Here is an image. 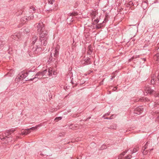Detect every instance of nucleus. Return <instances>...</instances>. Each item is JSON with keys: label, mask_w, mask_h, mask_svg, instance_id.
<instances>
[{"label": "nucleus", "mask_w": 159, "mask_h": 159, "mask_svg": "<svg viewBox=\"0 0 159 159\" xmlns=\"http://www.w3.org/2000/svg\"><path fill=\"white\" fill-rule=\"evenodd\" d=\"M37 31L39 35V38L40 39H43V45L46 46L47 44V40L49 38L48 30L45 29L43 23L42 24L39 23L37 26Z\"/></svg>", "instance_id": "1"}, {"label": "nucleus", "mask_w": 159, "mask_h": 159, "mask_svg": "<svg viewBox=\"0 0 159 159\" xmlns=\"http://www.w3.org/2000/svg\"><path fill=\"white\" fill-rule=\"evenodd\" d=\"M43 40V39H40V38H39V40L37 42L36 44L33 45L31 48V51H32L34 54H40L42 49V41Z\"/></svg>", "instance_id": "2"}, {"label": "nucleus", "mask_w": 159, "mask_h": 159, "mask_svg": "<svg viewBox=\"0 0 159 159\" xmlns=\"http://www.w3.org/2000/svg\"><path fill=\"white\" fill-rule=\"evenodd\" d=\"M32 71V70L30 69L22 71L21 73L19 74V76H17L15 80V81L18 82H19L20 80H23L24 78L28 76L29 72Z\"/></svg>", "instance_id": "3"}, {"label": "nucleus", "mask_w": 159, "mask_h": 159, "mask_svg": "<svg viewBox=\"0 0 159 159\" xmlns=\"http://www.w3.org/2000/svg\"><path fill=\"white\" fill-rule=\"evenodd\" d=\"M17 128L14 129L13 128H11L10 129L6 131L4 134H3L2 135L0 136V139L2 141H4L9 138L11 137V133H13L16 131V129Z\"/></svg>", "instance_id": "4"}, {"label": "nucleus", "mask_w": 159, "mask_h": 159, "mask_svg": "<svg viewBox=\"0 0 159 159\" xmlns=\"http://www.w3.org/2000/svg\"><path fill=\"white\" fill-rule=\"evenodd\" d=\"M155 89L154 85H151L150 86H148L145 89V91L147 94L150 95L156 93V91L154 90Z\"/></svg>", "instance_id": "5"}, {"label": "nucleus", "mask_w": 159, "mask_h": 159, "mask_svg": "<svg viewBox=\"0 0 159 159\" xmlns=\"http://www.w3.org/2000/svg\"><path fill=\"white\" fill-rule=\"evenodd\" d=\"M11 38L16 41L21 40V33L20 32H16L11 35Z\"/></svg>", "instance_id": "6"}, {"label": "nucleus", "mask_w": 159, "mask_h": 159, "mask_svg": "<svg viewBox=\"0 0 159 159\" xmlns=\"http://www.w3.org/2000/svg\"><path fill=\"white\" fill-rule=\"evenodd\" d=\"M80 62L84 66L88 65L91 63V59L89 57H87L84 60H81Z\"/></svg>", "instance_id": "7"}, {"label": "nucleus", "mask_w": 159, "mask_h": 159, "mask_svg": "<svg viewBox=\"0 0 159 159\" xmlns=\"http://www.w3.org/2000/svg\"><path fill=\"white\" fill-rule=\"evenodd\" d=\"M143 108L142 106H139L135 108L134 110V113L138 115H140L143 111Z\"/></svg>", "instance_id": "8"}, {"label": "nucleus", "mask_w": 159, "mask_h": 159, "mask_svg": "<svg viewBox=\"0 0 159 159\" xmlns=\"http://www.w3.org/2000/svg\"><path fill=\"white\" fill-rule=\"evenodd\" d=\"M148 99L147 98H144L143 97H141L140 98H137L134 100V102H145L147 101Z\"/></svg>", "instance_id": "9"}, {"label": "nucleus", "mask_w": 159, "mask_h": 159, "mask_svg": "<svg viewBox=\"0 0 159 159\" xmlns=\"http://www.w3.org/2000/svg\"><path fill=\"white\" fill-rule=\"evenodd\" d=\"M148 0H145V1H142L141 4V6L144 10L146 9L148 6Z\"/></svg>", "instance_id": "10"}, {"label": "nucleus", "mask_w": 159, "mask_h": 159, "mask_svg": "<svg viewBox=\"0 0 159 159\" xmlns=\"http://www.w3.org/2000/svg\"><path fill=\"white\" fill-rule=\"evenodd\" d=\"M38 38V37L36 36H34L32 37V42L31 43V45L30 46V49L32 48V47L33 45H35V43L37 41Z\"/></svg>", "instance_id": "11"}, {"label": "nucleus", "mask_w": 159, "mask_h": 159, "mask_svg": "<svg viewBox=\"0 0 159 159\" xmlns=\"http://www.w3.org/2000/svg\"><path fill=\"white\" fill-rule=\"evenodd\" d=\"M31 132V131L29 130V129H27L25 130L22 129L21 130V133L20 134V135H26L29 134Z\"/></svg>", "instance_id": "12"}, {"label": "nucleus", "mask_w": 159, "mask_h": 159, "mask_svg": "<svg viewBox=\"0 0 159 159\" xmlns=\"http://www.w3.org/2000/svg\"><path fill=\"white\" fill-rule=\"evenodd\" d=\"M153 59L156 63H159V52L157 53L153 56Z\"/></svg>", "instance_id": "13"}, {"label": "nucleus", "mask_w": 159, "mask_h": 159, "mask_svg": "<svg viewBox=\"0 0 159 159\" xmlns=\"http://www.w3.org/2000/svg\"><path fill=\"white\" fill-rule=\"evenodd\" d=\"M105 24L102 22V23L98 24L96 25V28L97 29H101L104 27L105 26Z\"/></svg>", "instance_id": "14"}, {"label": "nucleus", "mask_w": 159, "mask_h": 159, "mask_svg": "<svg viewBox=\"0 0 159 159\" xmlns=\"http://www.w3.org/2000/svg\"><path fill=\"white\" fill-rule=\"evenodd\" d=\"M140 147H141L140 146H139L137 145L135 146L133 149V151L132 152V153H135L136 152L138 151L139 150L140 148Z\"/></svg>", "instance_id": "15"}, {"label": "nucleus", "mask_w": 159, "mask_h": 159, "mask_svg": "<svg viewBox=\"0 0 159 159\" xmlns=\"http://www.w3.org/2000/svg\"><path fill=\"white\" fill-rule=\"evenodd\" d=\"M88 50L87 53L89 55H91L93 52V49L91 45H89L88 47Z\"/></svg>", "instance_id": "16"}, {"label": "nucleus", "mask_w": 159, "mask_h": 159, "mask_svg": "<svg viewBox=\"0 0 159 159\" xmlns=\"http://www.w3.org/2000/svg\"><path fill=\"white\" fill-rule=\"evenodd\" d=\"M48 75L49 76H52V73L53 71L52 70V69L51 68H49L48 70Z\"/></svg>", "instance_id": "17"}, {"label": "nucleus", "mask_w": 159, "mask_h": 159, "mask_svg": "<svg viewBox=\"0 0 159 159\" xmlns=\"http://www.w3.org/2000/svg\"><path fill=\"white\" fill-rule=\"evenodd\" d=\"M78 13L76 11H74L70 13L69 14L70 15L69 16V17L67 18V19L68 20L70 16H76L78 15Z\"/></svg>", "instance_id": "18"}, {"label": "nucleus", "mask_w": 159, "mask_h": 159, "mask_svg": "<svg viewBox=\"0 0 159 159\" xmlns=\"http://www.w3.org/2000/svg\"><path fill=\"white\" fill-rule=\"evenodd\" d=\"M41 126V125H37L35 127H32L31 128L28 129H29V130H30H30H36L38 129V127Z\"/></svg>", "instance_id": "19"}, {"label": "nucleus", "mask_w": 159, "mask_h": 159, "mask_svg": "<svg viewBox=\"0 0 159 159\" xmlns=\"http://www.w3.org/2000/svg\"><path fill=\"white\" fill-rule=\"evenodd\" d=\"M33 16H31L30 17H27V16H25L23 18V20L24 21H25L26 20V21H29L30 20L33 19L34 17L33 15L32 14Z\"/></svg>", "instance_id": "20"}, {"label": "nucleus", "mask_w": 159, "mask_h": 159, "mask_svg": "<svg viewBox=\"0 0 159 159\" xmlns=\"http://www.w3.org/2000/svg\"><path fill=\"white\" fill-rule=\"evenodd\" d=\"M141 56V55H139L138 56H133L132 57H131L130 59H129V61L130 62L133 60L134 59H137L138 58H140V56Z\"/></svg>", "instance_id": "21"}, {"label": "nucleus", "mask_w": 159, "mask_h": 159, "mask_svg": "<svg viewBox=\"0 0 159 159\" xmlns=\"http://www.w3.org/2000/svg\"><path fill=\"white\" fill-rule=\"evenodd\" d=\"M39 79H40L39 78H38V77H35L32 78L30 79H27V80H26L25 81H33V80H34V82H36Z\"/></svg>", "instance_id": "22"}, {"label": "nucleus", "mask_w": 159, "mask_h": 159, "mask_svg": "<svg viewBox=\"0 0 159 159\" xmlns=\"http://www.w3.org/2000/svg\"><path fill=\"white\" fill-rule=\"evenodd\" d=\"M5 44V42L3 41L2 38H0V46L1 47H3Z\"/></svg>", "instance_id": "23"}, {"label": "nucleus", "mask_w": 159, "mask_h": 159, "mask_svg": "<svg viewBox=\"0 0 159 159\" xmlns=\"http://www.w3.org/2000/svg\"><path fill=\"white\" fill-rule=\"evenodd\" d=\"M116 125H113L110 126L109 127H108V128L109 129H116Z\"/></svg>", "instance_id": "24"}, {"label": "nucleus", "mask_w": 159, "mask_h": 159, "mask_svg": "<svg viewBox=\"0 0 159 159\" xmlns=\"http://www.w3.org/2000/svg\"><path fill=\"white\" fill-rule=\"evenodd\" d=\"M157 81L156 80V79L155 78H152V80H151V84L152 85H153L154 84H156Z\"/></svg>", "instance_id": "25"}, {"label": "nucleus", "mask_w": 159, "mask_h": 159, "mask_svg": "<svg viewBox=\"0 0 159 159\" xmlns=\"http://www.w3.org/2000/svg\"><path fill=\"white\" fill-rule=\"evenodd\" d=\"M52 53H51L50 55L49 56L48 60V62H52Z\"/></svg>", "instance_id": "26"}, {"label": "nucleus", "mask_w": 159, "mask_h": 159, "mask_svg": "<svg viewBox=\"0 0 159 159\" xmlns=\"http://www.w3.org/2000/svg\"><path fill=\"white\" fill-rule=\"evenodd\" d=\"M134 5V3L132 1H130L127 4L126 6L128 7H129L131 6H133Z\"/></svg>", "instance_id": "27"}, {"label": "nucleus", "mask_w": 159, "mask_h": 159, "mask_svg": "<svg viewBox=\"0 0 159 159\" xmlns=\"http://www.w3.org/2000/svg\"><path fill=\"white\" fill-rule=\"evenodd\" d=\"M39 75H42V76L43 75V73L42 71H39L35 75V76H37V77Z\"/></svg>", "instance_id": "28"}, {"label": "nucleus", "mask_w": 159, "mask_h": 159, "mask_svg": "<svg viewBox=\"0 0 159 159\" xmlns=\"http://www.w3.org/2000/svg\"><path fill=\"white\" fill-rule=\"evenodd\" d=\"M99 20L97 18V19L94 20L93 22L92 23V24L95 25V24H97L99 22Z\"/></svg>", "instance_id": "29"}, {"label": "nucleus", "mask_w": 159, "mask_h": 159, "mask_svg": "<svg viewBox=\"0 0 159 159\" xmlns=\"http://www.w3.org/2000/svg\"><path fill=\"white\" fill-rule=\"evenodd\" d=\"M107 148V146L105 144H103L102 146L101 147L100 149L101 150H102L106 149Z\"/></svg>", "instance_id": "30"}, {"label": "nucleus", "mask_w": 159, "mask_h": 159, "mask_svg": "<svg viewBox=\"0 0 159 159\" xmlns=\"http://www.w3.org/2000/svg\"><path fill=\"white\" fill-rule=\"evenodd\" d=\"M65 133L64 132H62L61 133H60L59 134L58 136V137H63L65 135Z\"/></svg>", "instance_id": "31"}, {"label": "nucleus", "mask_w": 159, "mask_h": 159, "mask_svg": "<svg viewBox=\"0 0 159 159\" xmlns=\"http://www.w3.org/2000/svg\"><path fill=\"white\" fill-rule=\"evenodd\" d=\"M108 16L107 14L106 15L105 17L104 21H103L105 24L108 21Z\"/></svg>", "instance_id": "32"}, {"label": "nucleus", "mask_w": 159, "mask_h": 159, "mask_svg": "<svg viewBox=\"0 0 159 159\" xmlns=\"http://www.w3.org/2000/svg\"><path fill=\"white\" fill-rule=\"evenodd\" d=\"M139 4V1H136L134 3V5H133V6L134 7V8H135V7H136L138 6Z\"/></svg>", "instance_id": "33"}, {"label": "nucleus", "mask_w": 159, "mask_h": 159, "mask_svg": "<svg viewBox=\"0 0 159 159\" xmlns=\"http://www.w3.org/2000/svg\"><path fill=\"white\" fill-rule=\"evenodd\" d=\"M118 73V71L116 70L115 71L113 72L112 74V75H113L112 76H113V78H115L116 76V75Z\"/></svg>", "instance_id": "34"}, {"label": "nucleus", "mask_w": 159, "mask_h": 159, "mask_svg": "<svg viewBox=\"0 0 159 159\" xmlns=\"http://www.w3.org/2000/svg\"><path fill=\"white\" fill-rule=\"evenodd\" d=\"M62 119V117L60 116L58 117H56L54 120L56 122H57L58 120H60Z\"/></svg>", "instance_id": "35"}, {"label": "nucleus", "mask_w": 159, "mask_h": 159, "mask_svg": "<svg viewBox=\"0 0 159 159\" xmlns=\"http://www.w3.org/2000/svg\"><path fill=\"white\" fill-rule=\"evenodd\" d=\"M127 152V151L126 150L120 154V157H123L125 155V153Z\"/></svg>", "instance_id": "36"}, {"label": "nucleus", "mask_w": 159, "mask_h": 159, "mask_svg": "<svg viewBox=\"0 0 159 159\" xmlns=\"http://www.w3.org/2000/svg\"><path fill=\"white\" fill-rule=\"evenodd\" d=\"M57 58H56L54 57V58H52V62L54 63L55 64H56V63L57 62Z\"/></svg>", "instance_id": "37"}, {"label": "nucleus", "mask_w": 159, "mask_h": 159, "mask_svg": "<svg viewBox=\"0 0 159 159\" xmlns=\"http://www.w3.org/2000/svg\"><path fill=\"white\" fill-rule=\"evenodd\" d=\"M131 157V156L130 155H128L126 156L125 157H123V159H130Z\"/></svg>", "instance_id": "38"}, {"label": "nucleus", "mask_w": 159, "mask_h": 159, "mask_svg": "<svg viewBox=\"0 0 159 159\" xmlns=\"http://www.w3.org/2000/svg\"><path fill=\"white\" fill-rule=\"evenodd\" d=\"M55 53H59V49H58L57 47L55 48Z\"/></svg>", "instance_id": "39"}, {"label": "nucleus", "mask_w": 159, "mask_h": 159, "mask_svg": "<svg viewBox=\"0 0 159 159\" xmlns=\"http://www.w3.org/2000/svg\"><path fill=\"white\" fill-rule=\"evenodd\" d=\"M73 78H72L71 80V83L72 85H73L74 84H75V85L73 86V87H74L76 86L77 85V84L76 83L74 84V82H73Z\"/></svg>", "instance_id": "40"}, {"label": "nucleus", "mask_w": 159, "mask_h": 159, "mask_svg": "<svg viewBox=\"0 0 159 159\" xmlns=\"http://www.w3.org/2000/svg\"><path fill=\"white\" fill-rule=\"evenodd\" d=\"M58 55H59V53H54V56L56 58H57L58 57Z\"/></svg>", "instance_id": "41"}, {"label": "nucleus", "mask_w": 159, "mask_h": 159, "mask_svg": "<svg viewBox=\"0 0 159 159\" xmlns=\"http://www.w3.org/2000/svg\"><path fill=\"white\" fill-rule=\"evenodd\" d=\"M156 79V80L157 81H158V82L159 81V73H158L157 76V77L155 78Z\"/></svg>", "instance_id": "42"}, {"label": "nucleus", "mask_w": 159, "mask_h": 159, "mask_svg": "<svg viewBox=\"0 0 159 159\" xmlns=\"http://www.w3.org/2000/svg\"><path fill=\"white\" fill-rule=\"evenodd\" d=\"M47 70H48L47 69H45V70H44L43 71H42V72L43 73V75H44V74H46V73L47 72Z\"/></svg>", "instance_id": "43"}, {"label": "nucleus", "mask_w": 159, "mask_h": 159, "mask_svg": "<svg viewBox=\"0 0 159 159\" xmlns=\"http://www.w3.org/2000/svg\"><path fill=\"white\" fill-rule=\"evenodd\" d=\"M142 153H143V154L144 155H146L148 153V150H146L145 151H143Z\"/></svg>", "instance_id": "44"}, {"label": "nucleus", "mask_w": 159, "mask_h": 159, "mask_svg": "<svg viewBox=\"0 0 159 159\" xmlns=\"http://www.w3.org/2000/svg\"><path fill=\"white\" fill-rule=\"evenodd\" d=\"M48 1L49 3L51 4H53V2L51 0H48Z\"/></svg>", "instance_id": "45"}, {"label": "nucleus", "mask_w": 159, "mask_h": 159, "mask_svg": "<svg viewBox=\"0 0 159 159\" xmlns=\"http://www.w3.org/2000/svg\"><path fill=\"white\" fill-rule=\"evenodd\" d=\"M147 147H145L144 146V147H143L142 148V150H143V151H146L145 149L147 148Z\"/></svg>", "instance_id": "46"}, {"label": "nucleus", "mask_w": 159, "mask_h": 159, "mask_svg": "<svg viewBox=\"0 0 159 159\" xmlns=\"http://www.w3.org/2000/svg\"><path fill=\"white\" fill-rule=\"evenodd\" d=\"M115 117V115H112L111 116H110V119H113L114 117Z\"/></svg>", "instance_id": "47"}, {"label": "nucleus", "mask_w": 159, "mask_h": 159, "mask_svg": "<svg viewBox=\"0 0 159 159\" xmlns=\"http://www.w3.org/2000/svg\"><path fill=\"white\" fill-rule=\"evenodd\" d=\"M25 31L26 32V33H29V32L30 31H29V30L28 29V28H27V29H26L25 30Z\"/></svg>", "instance_id": "48"}, {"label": "nucleus", "mask_w": 159, "mask_h": 159, "mask_svg": "<svg viewBox=\"0 0 159 159\" xmlns=\"http://www.w3.org/2000/svg\"><path fill=\"white\" fill-rule=\"evenodd\" d=\"M140 59L142 60L144 62H145L146 61V58H141Z\"/></svg>", "instance_id": "49"}, {"label": "nucleus", "mask_w": 159, "mask_h": 159, "mask_svg": "<svg viewBox=\"0 0 159 159\" xmlns=\"http://www.w3.org/2000/svg\"><path fill=\"white\" fill-rule=\"evenodd\" d=\"M32 7V8H31V7H30V9H32V10H33V11H35V10H36L35 9V8L34 7Z\"/></svg>", "instance_id": "50"}, {"label": "nucleus", "mask_w": 159, "mask_h": 159, "mask_svg": "<svg viewBox=\"0 0 159 159\" xmlns=\"http://www.w3.org/2000/svg\"><path fill=\"white\" fill-rule=\"evenodd\" d=\"M52 73L54 75H56L57 74V72H56L54 70L53 71Z\"/></svg>", "instance_id": "51"}, {"label": "nucleus", "mask_w": 159, "mask_h": 159, "mask_svg": "<svg viewBox=\"0 0 159 159\" xmlns=\"http://www.w3.org/2000/svg\"><path fill=\"white\" fill-rule=\"evenodd\" d=\"M23 11H20L19 12V14H22V13H23Z\"/></svg>", "instance_id": "52"}, {"label": "nucleus", "mask_w": 159, "mask_h": 159, "mask_svg": "<svg viewBox=\"0 0 159 159\" xmlns=\"http://www.w3.org/2000/svg\"><path fill=\"white\" fill-rule=\"evenodd\" d=\"M118 159H123V157H120V156L118 157Z\"/></svg>", "instance_id": "53"}, {"label": "nucleus", "mask_w": 159, "mask_h": 159, "mask_svg": "<svg viewBox=\"0 0 159 159\" xmlns=\"http://www.w3.org/2000/svg\"><path fill=\"white\" fill-rule=\"evenodd\" d=\"M158 2V0H155L154 1V3H156Z\"/></svg>", "instance_id": "54"}, {"label": "nucleus", "mask_w": 159, "mask_h": 159, "mask_svg": "<svg viewBox=\"0 0 159 159\" xmlns=\"http://www.w3.org/2000/svg\"><path fill=\"white\" fill-rule=\"evenodd\" d=\"M117 87H115L114 88L113 90L114 91L116 90L117 89Z\"/></svg>", "instance_id": "55"}, {"label": "nucleus", "mask_w": 159, "mask_h": 159, "mask_svg": "<svg viewBox=\"0 0 159 159\" xmlns=\"http://www.w3.org/2000/svg\"><path fill=\"white\" fill-rule=\"evenodd\" d=\"M148 142H147L145 144V145L144 146L145 147H147V146L148 145Z\"/></svg>", "instance_id": "56"}, {"label": "nucleus", "mask_w": 159, "mask_h": 159, "mask_svg": "<svg viewBox=\"0 0 159 159\" xmlns=\"http://www.w3.org/2000/svg\"><path fill=\"white\" fill-rule=\"evenodd\" d=\"M105 119H111L110 117H107L105 118Z\"/></svg>", "instance_id": "57"}, {"label": "nucleus", "mask_w": 159, "mask_h": 159, "mask_svg": "<svg viewBox=\"0 0 159 159\" xmlns=\"http://www.w3.org/2000/svg\"><path fill=\"white\" fill-rule=\"evenodd\" d=\"M52 95L51 93H50V95H49V97H51V98H52Z\"/></svg>", "instance_id": "58"}, {"label": "nucleus", "mask_w": 159, "mask_h": 159, "mask_svg": "<svg viewBox=\"0 0 159 159\" xmlns=\"http://www.w3.org/2000/svg\"><path fill=\"white\" fill-rule=\"evenodd\" d=\"M52 95L51 93H50V95H49V97H51V98H52Z\"/></svg>", "instance_id": "59"}, {"label": "nucleus", "mask_w": 159, "mask_h": 159, "mask_svg": "<svg viewBox=\"0 0 159 159\" xmlns=\"http://www.w3.org/2000/svg\"><path fill=\"white\" fill-rule=\"evenodd\" d=\"M104 80V79H103V80H102L101 82L100 83L101 84H103V83Z\"/></svg>", "instance_id": "60"}, {"label": "nucleus", "mask_w": 159, "mask_h": 159, "mask_svg": "<svg viewBox=\"0 0 159 159\" xmlns=\"http://www.w3.org/2000/svg\"><path fill=\"white\" fill-rule=\"evenodd\" d=\"M153 148H152V149H149V151L150 152H151L153 150Z\"/></svg>", "instance_id": "61"}, {"label": "nucleus", "mask_w": 159, "mask_h": 159, "mask_svg": "<svg viewBox=\"0 0 159 159\" xmlns=\"http://www.w3.org/2000/svg\"><path fill=\"white\" fill-rule=\"evenodd\" d=\"M109 115V113H107V114H105V115L106 116H108Z\"/></svg>", "instance_id": "62"}, {"label": "nucleus", "mask_w": 159, "mask_h": 159, "mask_svg": "<svg viewBox=\"0 0 159 159\" xmlns=\"http://www.w3.org/2000/svg\"><path fill=\"white\" fill-rule=\"evenodd\" d=\"M72 18H71V20H70V21L72 22L73 21V20H72Z\"/></svg>", "instance_id": "63"}, {"label": "nucleus", "mask_w": 159, "mask_h": 159, "mask_svg": "<svg viewBox=\"0 0 159 159\" xmlns=\"http://www.w3.org/2000/svg\"><path fill=\"white\" fill-rule=\"evenodd\" d=\"M95 15H94V16H93V18L92 19V20H93V19H94V18H95Z\"/></svg>", "instance_id": "64"}]
</instances>
